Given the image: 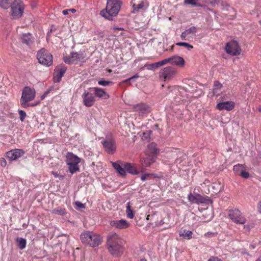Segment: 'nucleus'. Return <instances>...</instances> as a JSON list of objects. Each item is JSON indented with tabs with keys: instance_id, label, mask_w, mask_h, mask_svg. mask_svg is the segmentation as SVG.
<instances>
[{
	"instance_id": "nucleus-1",
	"label": "nucleus",
	"mask_w": 261,
	"mask_h": 261,
	"mask_svg": "<svg viewBox=\"0 0 261 261\" xmlns=\"http://www.w3.org/2000/svg\"><path fill=\"white\" fill-rule=\"evenodd\" d=\"M107 245L108 251L113 256L119 257L123 253V242L117 233L110 232L108 235Z\"/></svg>"
},
{
	"instance_id": "nucleus-2",
	"label": "nucleus",
	"mask_w": 261,
	"mask_h": 261,
	"mask_svg": "<svg viewBox=\"0 0 261 261\" xmlns=\"http://www.w3.org/2000/svg\"><path fill=\"white\" fill-rule=\"evenodd\" d=\"M121 5L119 0H108L106 8L100 11V14L106 19L112 20L113 17L118 14Z\"/></svg>"
},
{
	"instance_id": "nucleus-3",
	"label": "nucleus",
	"mask_w": 261,
	"mask_h": 261,
	"mask_svg": "<svg viewBox=\"0 0 261 261\" xmlns=\"http://www.w3.org/2000/svg\"><path fill=\"white\" fill-rule=\"evenodd\" d=\"M80 239L83 243L92 247L98 246L102 242V238L99 234L90 231L83 232L80 236Z\"/></svg>"
},
{
	"instance_id": "nucleus-4",
	"label": "nucleus",
	"mask_w": 261,
	"mask_h": 261,
	"mask_svg": "<svg viewBox=\"0 0 261 261\" xmlns=\"http://www.w3.org/2000/svg\"><path fill=\"white\" fill-rule=\"evenodd\" d=\"M36 95V91L34 88L30 87H24L22 90L20 102L22 107L27 108L30 107L29 102L34 99Z\"/></svg>"
},
{
	"instance_id": "nucleus-5",
	"label": "nucleus",
	"mask_w": 261,
	"mask_h": 261,
	"mask_svg": "<svg viewBox=\"0 0 261 261\" xmlns=\"http://www.w3.org/2000/svg\"><path fill=\"white\" fill-rule=\"evenodd\" d=\"M37 58L39 63L43 65L49 66L53 64V56L44 48L38 51Z\"/></svg>"
},
{
	"instance_id": "nucleus-6",
	"label": "nucleus",
	"mask_w": 261,
	"mask_h": 261,
	"mask_svg": "<svg viewBox=\"0 0 261 261\" xmlns=\"http://www.w3.org/2000/svg\"><path fill=\"white\" fill-rule=\"evenodd\" d=\"M11 15L14 18H18L21 16L23 12V4L20 0H15L10 4Z\"/></svg>"
},
{
	"instance_id": "nucleus-7",
	"label": "nucleus",
	"mask_w": 261,
	"mask_h": 261,
	"mask_svg": "<svg viewBox=\"0 0 261 261\" xmlns=\"http://www.w3.org/2000/svg\"><path fill=\"white\" fill-rule=\"evenodd\" d=\"M228 217L237 224H244L246 222V218L242 216V213L238 209L230 210L228 212Z\"/></svg>"
},
{
	"instance_id": "nucleus-8",
	"label": "nucleus",
	"mask_w": 261,
	"mask_h": 261,
	"mask_svg": "<svg viewBox=\"0 0 261 261\" xmlns=\"http://www.w3.org/2000/svg\"><path fill=\"white\" fill-rule=\"evenodd\" d=\"M225 51L228 54L235 56L240 54L241 49L238 42L232 40L226 43Z\"/></svg>"
},
{
	"instance_id": "nucleus-9",
	"label": "nucleus",
	"mask_w": 261,
	"mask_h": 261,
	"mask_svg": "<svg viewBox=\"0 0 261 261\" xmlns=\"http://www.w3.org/2000/svg\"><path fill=\"white\" fill-rule=\"evenodd\" d=\"M106 151L109 154H113L116 150V144L111 137H107L101 142Z\"/></svg>"
},
{
	"instance_id": "nucleus-10",
	"label": "nucleus",
	"mask_w": 261,
	"mask_h": 261,
	"mask_svg": "<svg viewBox=\"0 0 261 261\" xmlns=\"http://www.w3.org/2000/svg\"><path fill=\"white\" fill-rule=\"evenodd\" d=\"M25 153L24 150L21 149H13L6 153V158L10 161H13L18 160L23 156Z\"/></svg>"
},
{
	"instance_id": "nucleus-11",
	"label": "nucleus",
	"mask_w": 261,
	"mask_h": 261,
	"mask_svg": "<svg viewBox=\"0 0 261 261\" xmlns=\"http://www.w3.org/2000/svg\"><path fill=\"white\" fill-rule=\"evenodd\" d=\"M83 104L87 107H91L94 104L95 98L93 94L85 90L82 95Z\"/></svg>"
},
{
	"instance_id": "nucleus-12",
	"label": "nucleus",
	"mask_w": 261,
	"mask_h": 261,
	"mask_svg": "<svg viewBox=\"0 0 261 261\" xmlns=\"http://www.w3.org/2000/svg\"><path fill=\"white\" fill-rule=\"evenodd\" d=\"M155 158L152 155L146 153L145 156H141L140 159V163L142 168L149 167L155 162Z\"/></svg>"
},
{
	"instance_id": "nucleus-13",
	"label": "nucleus",
	"mask_w": 261,
	"mask_h": 261,
	"mask_svg": "<svg viewBox=\"0 0 261 261\" xmlns=\"http://www.w3.org/2000/svg\"><path fill=\"white\" fill-rule=\"evenodd\" d=\"M133 108L135 111L138 112L140 114L144 115L150 112V107L144 103H140L134 105Z\"/></svg>"
},
{
	"instance_id": "nucleus-14",
	"label": "nucleus",
	"mask_w": 261,
	"mask_h": 261,
	"mask_svg": "<svg viewBox=\"0 0 261 261\" xmlns=\"http://www.w3.org/2000/svg\"><path fill=\"white\" fill-rule=\"evenodd\" d=\"M235 106V103L232 101H225L218 102L216 105V108L222 111L225 110L227 111L232 110Z\"/></svg>"
},
{
	"instance_id": "nucleus-15",
	"label": "nucleus",
	"mask_w": 261,
	"mask_h": 261,
	"mask_svg": "<svg viewBox=\"0 0 261 261\" xmlns=\"http://www.w3.org/2000/svg\"><path fill=\"white\" fill-rule=\"evenodd\" d=\"M176 73L175 68L172 67L168 66L164 68L160 72L161 75L165 80H169Z\"/></svg>"
},
{
	"instance_id": "nucleus-16",
	"label": "nucleus",
	"mask_w": 261,
	"mask_h": 261,
	"mask_svg": "<svg viewBox=\"0 0 261 261\" xmlns=\"http://www.w3.org/2000/svg\"><path fill=\"white\" fill-rule=\"evenodd\" d=\"M197 29L194 26H192L189 29L182 32L181 38L182 40H187L191 37H193V35L197 32Z\"/></svg>"
},
{
	"instance_id": "nucleus-17",
	"label": "nucleus",
	"mask_w": 261,
	"mask_h": 261,
	"mask_svg": "<svg viewBox=\"0 0 261 261\" xmlns=\"http://www.w3.org/2000/svg\"><path fill=\"white\" fill-rule=\"evenodd\" d=\"M81 55L77 53H71L69 57H64V61L68 64L76 62L80 59Z\"/></svg>"
},
{
	"instance_id": "nucleus-18",
	"label": "nucleus",
	"mask_w": 261,
	"mask_h": 261,
	"mask_svg": "<svg viewBox=\"0 0 261 261\" xmlns=\"http://www.w3.org/2000/svg\"><path fill=\"white\" fill-rule=\"evenodd\" d=\"M169 63L175 65L179 67H184L185 61L183 58L178 56H173L168 58Z\"/></svg>"
},
{
	"instance_id": "nucleus-19",
	"label": "nucleus",
	"mask_w": 261,
	"mask_h": 261,
	"mask_svg": "<svg viewBox=\"0 0 261 261\" xmlns=\"http://www.w3.org/2000/svg\"><path fill=\"white\" fill-rule=\"evenodd\" d=\"M110 225L118 229H125L128 227V223L125 220H113L111 221Z\"/></svg>"
},
{
	"instance_id": "nucleus-20",
	"label": "nucleus",
	"mask_w": 261,
	"mask_h": 261,
	"mask_svg": "<svg viewBox=\"0 0 261 261\" xmlns=\"http://www.w3.org/2000/svg\"><path fill=\"white\" fill-rule=\"evenodd\" d=\"M20 39L23 43L28 46L31 45L34 41V38L30 33L22 34L20 36Z\"/></svg>"
},
{
	"instance_id": "nucleus-21",
	"label": "nucleus",
	"mask_w": 261,
	"mask_h": 261,
	"mask_svg": "<svg viewBox=\"0 0 261 261\" xmlns=\"http://www.w3.org/2000/svg\"><path fill=\"white\" fill-rule=\"evenodd\" d=\"M112 165L114 168L117 171L119 174L124 176L126 175L125 170L123 166V163L121 161H117V162H113Z\"/></svg>"
},
{
	"instance_id": "nucleus-22",
	"label": "nucleus",
	"mask_w": 261,
	"mask_h": 261,
	"mask_svg": "<svg viewBox=\"0 0 261 261\" xmlns=\"http://www.w3.org/2000/svg\"><path fill=\"white\" fill-rule=\"evenodd\" d=\"M66 157V162L67 164L69 163H71L72 164H79L81 162V159L72 152H68Z\"/></svg>"
},
{
	"instance_id": "nucleus-23",
	"label": "nucleus",
	"mask_w": 261,
	"mask_h": 261,
	"mask_svg": "<svg viewBox=\"0 0 261 261\" xmlns=\"http://www.w3.org/2000/svg\"><path fill=\"white\" fill-rule=\"evenodd\" d=\"M188 200L190 202L197 204L205 202L204 198L200 194L194 195L192 193H190L188 195Z\"/></svg>"
},
{
	"instance_id": "nucleus-24",
	"label": "nucleus",
	"mask_w": 261,
	"mask_h": 261,
	"mask_svg": "<svg viewBox=\"0 0 261 261\" xmlns=\"http://www.w3.org/2000/svg\"><path fill=\"white\" fill-rule=\"evenodd\" d=\"M93 90L94 91L95 95L96 97L99 98H102L105 99H108L109 98V95L108 93H107L104 90L101 88L94 87L93 88Z\"/></svg>"
},
{
	"instance_id": "nucleus-25",
	"label": "nucleus",
	"mask_w": 261,
	"mask_h": 261,
	"mask_svg": "<svg viewBox=\"0 0 261 261\" xmlns=\"http://www.w3.org/2000/svg\"><path fill=\"white\" fill-rule=\"evenodd\" d=\"M159 152V151L156 148V144L155 143H151L148 145L146 153H148L149 154L154 156V155L157 154Z\"/></svg>"
},
{
	"instance_id": "nucleus-26",
	"label": "nucleus",
	"mask_w": 261,
	"mask_h": 261,
	"mask_svg": "<svg viewBox=\"0 0 261 261\" xmlns=\"http://www.w3.org/2000/svg\"><path fill=\"white\" fill-rule=\"evenodd\" d=\"M125 170H126L128 173L133 175H137L139 173L135 167L129 163H124L123 165Z\"/></svg>"
},
{
	"instance_id": "nucleus-27",
	"label": "nucleus",
	"mask_w": 261,
	"mask_h": 261,
	"mask_svg": "<svg viewBox=\"0 0 261 261\" xmlns=\"http://www.w3.org/2000/svg\"><path fill=\"white\" fill-rule=\"evenodd\" d=\"M192 232L189 230H181L179 231V234L180 237H182L183 238L190 240L192 238Z\"/></svg>"
},
{
	"instance_id": "nucleus-28",
	"label": "nucleus",
	"mask_w": 261,
	"mask_h": 261,
	"mask_svg": "<svg viewBox=\"0 0 261 261\" xmlns=\"http://www.w3.org/2000/svg\"><path fill=\"white\" fill-rule=\"evenodd\" d=\"M66 71V67L65 66H60L57 70V82H59L61 80V78Z\"/></svg>"
},
{
	"instance_id": "nucleus-29",
	"label": "nucleus",
	"mask_w": 261,
	"mask_h": 261,
	"mask_svg": "<svg viewBox=\"0 0 261 261\" xmlns=\"http://www.w3.org/2000/svg\"><path fill=\"white\" fill-rule=\"evenodd\" d=\"M16 243L18 247L22 250L26 247L27 241L25 239L22 238L17 237L16 239Z\"/></svg>"
},
{
	"instance_id": "nucleus-30",
	"label": "nucleus",
	"mask_w": 261,
	"mask_h": 261,
	"mask_svg": "<svg viewBox=\"0 0 261 261\" xmlns=\"http://www.w3.org/2000/svg\"><path fill=\"white\" fill-rule=\"evenodd\" d=\"M78 164H72L71 163H69L67 164L69 166L68 170L71 174H73L80 170Z\"/></svg>"
},
{
	"instance_id": "nucleus-31",
	"label": "nucleus",
	"mask_w": 261,
	"mask_h": 261,
	"mask_svg": "<svg viewBox=\"0 0 261 261\" xmlns=\"http://www.w3.org/2000/svg\"><path fill=\"white\" fill-rule=\"evenodd\" d=\"M185 156L186 155L184 153H179L178 158L175 160V163L179 164L180 166L184 165L186 163V162H184L186 159Z\"/></svg>"
},
{
	"instance_id": "nucleus-32",
	"label": "nucleus",
	"mask_w": 261,
	"mask_h": 261,
	"mask_svg": "<svg viewBox=\"0 0 261 261\" xmlns=\"http://www.w3.org/2000/svg\"><path fill=\"white\" fill-rule=\"evenodd\" d=\"M245 167L242 164H238L233 166V171L237 175H240L242 170L244 169Z\"/></svg>"
},
{
	"instance_id": "nucleus-33",
	"label": "nucleus",
	"mask_w": 261,
	"mask_h": 261,
	"mask_svg": "<svg viewBox=\"0 0 261 261\" xmlns=\"http://www.w3.org/2000/svg\"><path fill=\"white\" fill-rule=\"evenodd\" d=\"M51 213L54 214L64 216L66 214L65 208L62 207H57L52 210Z\"/></svg>"
},
{
	"instance_id": "nucleus-34",
	"label": "nucleus",
	"mask_w": 261,
	"mask_h": 261,
	"mask_svg": "<svg viewBox=\"0 0 261 261\" xmlns=\"http://www.w3.org/2000/svg\"><path fill=\"white\" fill-rule=\"evenodd\" d=\"M11 0H0V7L3 9H7L10 7Z\"/></svg>"
},
{
	"instance_id": "nucleus-35",
	"label": "nucleus",
	"mask_w": 261,
	"mask_h": 261,
	"mask_svg": "<svg viewBox=\"0 0 261 261\" xmlns=\"http://www.w3.org/2000/svg\"><path fill=\"white\" fill-rule=\"evenodd\" d=\"M126 213L128 218L130 219L134 218V215L133 210L130 208V202L127 203Z\"/></svg>"
},
{
	"instance_id": "nucleus-36",
	"label": "nucleus",
	"mask_w": 261,
	"mask_h": 261,
	"mask_svg": "<svg viewBox=\"0 0 261 261\" xmlns=\"http://www.w3.org/2000/svg\"><path fill=\"white\" fill-rule=\"evenodd\" d=\"M222 87V85L218 82L215 81L214 84L213 93L215 95H219L218 90Z\"/></svg>"
},
{
	"instance_id": "nucleus-37",
	"label": "nucleus",
	"mask_w": 261,
	"mask_h": 261,
	"mask_svg": "<svg viewBox=\"0 0 261 261\" xmlns=\"http://www.w3.org/2000/svg\"><path fill=\"white\" fill-rule=\"evenodd\" d=\"M144 7V2L142 1L139 4H134L133 6L134 11H138L140 9H142Z\"/></svg>"
},
{
	"instance_id": "nucleus-38",
	"label": "nucleus",
	"mask_w": 261,
	"mask_h": 261,
	"mask_svg": "<svg viewBox=\"0 0 261 261\" xmlns=\"http://www.w3.org/2000/svg\"><path fill=\"white\" fill-rule=\"evenodd\" d=\"M169 63V60H168V58H167V59H165L162 61H159V62H158L156 63H155V66H156V68H159L163 65H165L166 64Z\"/></svg>"
},
{
	"instance_id": "nucleus-39",
	"label": "nucleus",
	"mask_w": 261,
	"mask_h": 261,
	"mask_svg": "<svg viewBox=\"0 0 261 261\" xmlns=\"http://www.w3.org/2000/svg\"><path fill=\"white\" fill-rule=\"evenodd\" d=\"M176 44L177 46H184L185 47L188 48V49H191L193 48V46L192 45L186 42H178Z\"/></svg>"
},
{
	"instance_id": "nucleus-40",
	"label": "nucleus",
	"mask_w": 261,
	"mask_h": 261,
	"mask_svg": "<svg viewBox=\"0 0 261 261\" xmlns=\"http://www.w3.org/2000/svg\"><path fill=\"white\" fill-rule=\"evenodd\" d=\"M155 177V174L151 173H145L142 175L141 177V179L143 181H145L146 179H148L150 177Z\"/></svg>"
},
{
	"instance_id": "nucleus-41",
	"label": "nucleus",
	"mask_w": 261,
	"mask_h": 261,
	"mask_svg": "<svg viewBox=\"0 0 261 261\" xmlns=\"http://www.w3.org/2000/svg\"><path fill=\"white\" fill-rule=\"evenodd\" d=\"M18 113L20 116V120H21V121L23 122L24 120V119L27 116L25 112L24 111L20 110L18 111Z\"/></svg>"
},
{
	"instance_id": "nucleus-42",
	"label": "nucleus",
	"mask_w": 261,
	"mask_h": 261,
	"mask_svg": "<svg viewBox=\"0 0 261 261\" xmlns=\"http://www.w3.org/2000/svg\"><path fill=\"white\" fill-rule=\"evenodd\" d=\"M98 84L101 86H106L112 84V82L101 80L98 81Z\"/></svg>"
},
{
	"instance_id": "nucleus-43",
	"label": "nucleus",
	"mask_w": 261,
	"mask_h": 261,
	"mask_svg": "<svg viewBox=\"0 0 261 261\" xmlns=\"http://www.w3.org/2000/svg\"><path fill=\"white\" fill-rule=\"evenodd\" d=\"M184 4L190 5L193 6H197L198 5L195 0H184Z\"/></svg>"
},
{
	"instance_id": "nucleus-44",
	"label": "nucleus",
	"mask_w": 261,
	"mask_h": 261,
	"mask_svg": "<svg viewBox=\"0 0 261 261\" xmlns=\"http://www.w3.org/2000/svg\"><path fill=\"white\" fill-rule=\"evenodd\" d=\"M242 177L244 178H248L249 177V173L247 172H246L245 170V169L243 170H242V172H241V174L240 175Z\"/></svg>"
},
{
	"instance_id": "nucleus-45",
	"label": "nucleus",
	"mask_w": 261,
	"mask_h": 261,
	"mask_svg": "<svg viewBox=\"0 0 261 261\" xmlns=\"http://www.w3.org/2000/svg\"><path fill=\"white\" fill-rule=\"evenodd\" d=\"M75 204L77 208H85V204L81 202L80 201H76Z\"/></svg>"
},
{
	"instance_id": "nucleus-46",
	"label": "nucleus",
	"mask_w": 261,
	"mask_h": 261,
	"mask_svg": "<svg viewBox=\"0 0 261 261\" xmlns=\"http://www.w3.org/2000/svg\"><path fill=\"white\" fill-rule=\"evenodd\" d=\"M145 66L149 70H152V69L156 68V66H155V63L150 64H148V65H146Z\"/></svg>"
},
{
	"instance_id": "nucleus-47",
	"label": "nucleus",
	"mask_w": 261,
	"mask_h": 261,
	"mask_svg": "<svg viewBox=\"0 0 261 261\" xmlns=\"http://www.w3.org/2000/svg\"><path fill=\"white\" fill-rule=\"evenodd\" d=\"M0 164L3 167L7 165V162L5 158H2L0 159Z\"/></svg>"
},
{
	"instance_id": "nucleus-48",
	"label": "nucleus",
	"mask_w": 261,
	"mask_h": 261,
	"mask_svg": "<svg viewBox=\"0 0 261 261\" xmlns=\"http://www.w3.org/2000/svg\"><path fill=\"white\" fill-rule=\"evenodd\" d=\"M208 261H222V260L218 257L212 256L209 258Z\"/></svg>"
},
{
	"instance_id": "nucleus-49",
	"label": "nucleus",
	"mask_w": 261,
	"mask_h": 261,
	"mask_svg": "<svg viewBox=\"0 0 261 261\" xmlns=\"http://www.w3.org/2000/svg\"><path fill=\"white\" fill-rule=\"evenodd\" d=\"M52 174L54 175L55 177H58L60 179H62L63 178L64 176L63 175H59L57 172H52Z\"/></svg>"
},
{
	"instance_id": "nucleus-50",
	"label": "nucleus",
	"mask_w": 261,
	"mask_h": 261,
	"mask_svg": "<svg viewBox=\"0 0 261 261\" xmlns=\"http://www.w3.org/2000/svg\"><path fill=\"white\" fill-rule=\"evenodd\" d=\"M220 0H210V2L212 5L218 4Z\"/></svg>"
},
{
	"instance_id": "nucleus-51",
	"label": "nucleus",
	"mask_w": 261,
	"mask_h": 261,
	"mask_svg": "<svg viewBox=\"0 0 261 261\" xmlns=\"http://www.w3.org/2000/svg\"><path fill=\"white\" fill-rule=\"evenodd\" d=\"M220 99H221V101H225V100L228 101V98L225 96L220 97Z\"/></svg>"
},
{
	"instance_id": "nucleus-52",
	"label": "nucleus",
	"mask_w": 261,
	"mask_h": 261,
	"mask_svg": "<svg viewBox=\"0 0 261 261\" xmlns=\"http://www.w3.org/2000/svg\"><path fill=\"white\" fill-rule=\"evenodd\" d=\"M139 77V75H138V74H136L134 76H132V77H130V78H129V79H128V80H129V81H131V80H133V79H135V78H137V77Z\"/></svg>"
},
{
	"instance_id": "nucleus-53",
	"label": "nucleus",
	"mask_w": 261,
	"mask_h": 261,
	"mask_svg": "<svg viewBox=\"0 0 261 261\" xmlns=\"http://www.w3.org/2000/svg\"><path fill=\"white\" fill-rule=\"evenodd\" d=\"M69 12V10L68 9L64 10L63 11L62 13L63 15H66L68 14Z\"/></svg>"
},
{
	"instance_id": "nucleus-54",
	"label": "nucleus",
	"mask_w": 261,
	"mask_h": 261,
	"mask_svg": "<svg viewBox=\"0 0 261 261\" xmlns=\"http://www.w3.org/2000/svg\"><path fill=\"white\" fill-rule=\"evenodd\" d=\"M258 209L260 213H261V201L258 204Z\"/></svg>"
},
{
	"instance_id": "nucleus-55",
	"label": "nucleus",
	"mask_w": 261,
	"mask_h": 261,
	"mask_svg": "<svg viewBox=\"0 0 261 261\" xmlns=\"http://www.w3.org/2000/svg\"><path fill=\"white\" fill-rule=\"evenodd\" d=\"M49 93V91H47L45 92V93L41 96V99H43Z\"/></svg>"
},
{
	"instance_id": "nucleus-56",
	"label": "nucleus",
	"mask_w": 261,
	"mask_h": 261,
	"mask_svg": "<svg viewBox=\"0 0 261 261\" xmlns=\"http://www.w3.org/2000/svg\"><path fill=\"white\" fill-rule=\"evenodd\" d=\"M114 30H123V28H114L113 29Z\"/></svg>"
},
{
	"instance_id": "nucleus-57",
	"label": "nucleus",
	"mask_w": 261,
	"mask_h": 261,
	"mask_svg": "<svg viewBox=\"0 0 261 261\" xmlns=\"http://www.w3.org/2000/svg\"><path fill=\"white\" fill-rule=\"evenodd\" d=\"M69 10L70 12H71L72 13H74L76 12V10L74 9H68Z\"/></svg>"
},
{
	"instance_id": "nucleus-58",
	"label": "nucleus",
	"mask_w": 261,
	"mask_h": 261,
	"mask_svg": "<svg viewBox=\"0 0 261 261\" xmlns=\"http://www.w3.org/2000/svg\"><path fill=\"white\" fill-rule=\"evenodd\" d=\"M255 247V246L254 245H250V248L251 249H254Z\"/></svg>"
},
{
	"instance_id": "nucleus-59",
	"label": "nucleus",
	"mask_w": 261,
	"mask_h": 261,
	"mask_svg": "<svg viewBox=\"0 0 261 261\" xmlns=\"http://www.w3.org/2000/svg\"><path fill=\"white\" fill-rule=\"evenodd\" d=\"M258 110L259 112H261V106L258 108Z\"/></svg>"
},
{
	"instance_id": "nucleus-60",
	"label": "nucleus",
	"mask_w": 261,
	"mask_h": 261,
	"mask_svg": "<svg viewBox=\"0 0 261 261\" xmlns=\"http://www.w3.org/2000/svg\"><path fill=\"white\" fill-rule=\"evenodd\" d=\"M256 261H261V259L260 258H257Z\"/></svg>"
},
{
	"instance_id": "nucleus-61",
	"label": "nucleus",
	"mask_w": 261,
	"mask_h": 261,
	"mask_svg": "<svg viewBox=\"0 0 261 261\" xmlns=\"http://www.w3.org/2000/svg\"><path fill=\"white\" fill-rule=\"evenodd\" d=\"M36 105V104H33V105H30V107L31 106V107H33V106H35Z\"/></svg>"
},
{
	"instance_id": "nucleus-62",
	"label": "nucleus",
	"mask_w": 261,
	"mask_h": 261,
	"mask_svg": "<svg viewBox=\"0 0 261 261\" xmlns=\"http://www.w3.org/2000/svg\"><path fill=\"white\" fill-rule=\"evenodd\" d=\"M140 261H146V260L145 259H141Z\"/></svg>"
},
{
	"instance_id": "nucleus-63",
	"label": "nucleus",
	"mask_w": 261,
	"mask_h": 261,
	"mask_svg": "<svg viewBox=\"0 0 261 261\" xmlns=\"http://www.w3.org/2000/svg\"><path fill=\"white\" fill-rule=\"evenodd\" d=\"M149 217V216L148 215V216H147V220H148V219H149V218H148Z\"/></svg>"
},
{
	"instance_id": "nucleus-64",
	"label": "nucleus",
	"mask_w": 261,
	"mask_h": 261,
	"mask_svg": "<svg viewBox=\"0 0 261 261\" xmlns=\"http://www.w3.org/2000/svg\"><path fill=\"white\" fill-rule=\"evenodd\" d=\"M244 228H247V226H244Z\"/></svg>"
}]
</instances>
